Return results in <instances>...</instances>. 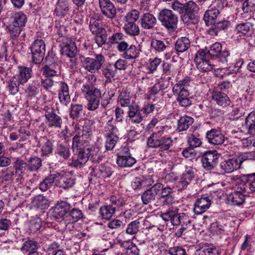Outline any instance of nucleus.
<instances>
[{"label": "nucleus", "instance_id": "nucleus-21", "mask_svg": "<svg viewBox=\"0 0 255 255\" xmlns=\"http://www.w3.org/2000/svg\"><path fill=\"white\" fill-rule=\"evenodd\" d=\"M71 205L66 201L59 200L53 207V216L57 219L63 217L70 211Z\"/></svg>", "mask_w": 255, "mask_h": 255}, {"label": "nucleus", "instance_id": "nucleus-32", "mask_svg": "<svg viewBox=\"0 0 255 255\" xmlns=\"http://www.w3.org/2000/svg\"><path fill=\"white\" fill-rule=\"evenodd\" d=\"M70 11L69 3L68 0H59L56 5L54 13L58 17H64Z\"/></svg>", "mask_w": 255, "mask_h": 255}, {"label": "nucleus", "instance_id": "nucleus-6", "mask_svg": "<svg viewBox=\"0 0 255 255\" xmlns=\"http://www.w3.org/2000/svg\"><path fill=\"white\" fill-rule=\"evenodd\" d=\"M105 61L102 54H96L93 58L84 57L81 60L83 67L89 72L95 73L102 67Z\"/></svg>", "mask_w": 255, "mask_h": 255}, {"label": "nucleus", "instance_id": "nucleus-13", "mask_svg": "<svg viewBox=\"0 0 255 255\" xmlns=\"http://www.w3.org/2000/svg\"><path fill=\"white\" fill-rule=\"evenodd\" d=\"M162 188V184L158 183L144 191L141 196L142 203L144 205H147L154 201L155 199L156 196L160 192Z\"/></svg>", "mask_w": 255, "mask_h": 255}, {"label": "nucleus", "instance_id": "nucleus-20", "mask_svg": "<svg viewBox=\"0 0 255 255\" xmlns=\"http://www.w3.org/2000/svg\"><path fill=\"white\" fill-rule=\"evenodd\" d=\"M206 137L208 141L212 144L220 145L225 141V136L221 130L212 128L208 131L206 134Z\"/></svg>", "mask_w": 255, "mask_h": 255}, {"label": "nucleus", "instance_id": "nucleus-45", "mask_svg": "<svg viewBox=\"0 0 255 255\" xmlns=\"http://www.w3.org/2000/svg\"><path fill=\"white\" fill-rule=\"evenodd\" d=\"M151 46L157 52H161L169 48V43L167 41L152 39Z\"/></svg>", "mask_w": 255, "mask_h": 255}, {"label": "nucleus", "instance_id": "nucleus-24", "mask_svg": "<svg viewBox=\"0 0 255 255\" xmlns=\"http://www.w3.org/2000/svg\"><path fill=\"white\" fill-rule=\"evenodd\" d=\"M102 13L107 17L112 19L116 16V9L110 0H99Z\"/></svg>", "mask_w": 255, "mask_h": 255}, {"label": "nucleus", "instance_id": "nucleus-4", "mask_svg": "<svg viewBox=\"0 0 255 255\" xmlns=\"http://www.w3.org/2000/svg\"><path fill=\"white\" fill-rule=\"evenodd\" d=\"M158 19L161 25L170 32L175 31L177 28L178 17L171 10L162 9L158 13Z\"/></svg>", "mask_w": 255, "mask_h": 255}, {"label": "nucleus", "instance_id": "nucleus-58", "mask_svg": "<svg viewBox=\"0 0 255 255\" xmlns=\"http://www.w3.org/2000/svg\"><path fill=\"white\" fill-rule=\"evenodd\" d=\"M160 142L158 146L160 150L165 151L168 150L173 145V140L170 137L161 135Z\"/></svg>", "mask_w": 255, "mask_h": 255}, {"label": "nucleus", "instance_id": "nucleus-3", "mask_svg": "<svg viewBox=\"0 0 255 255\" xmlns=\"http://www.w3.org/2000/svg\"><path fill=\"white\" fill-rule=\"evenodd\" d=\"M27 17L22 12H14L11 14L8 19V29L10 36L13 39H16L25 25Z\"/></svg>", "mask_w": 255, "mask_h": 255}, {"label": "nucleus", "instance_id": "nucleus-18", "mask_svg": "<svg viewBox=\"0 0 255 255\" xmlns=\"http://www.w3.org/2000/svg\"><path fill=\"white\" fill-rule=\"evenodd\" d=\"M201 162L204 169L206 170H211L217 165L218 156L213 152H207L202 155Z\"/></svg>", "mask_w": 255, "mask_h": 255}, {"label": "nucleus", "instance_id": "nucleus-33", "mask_svg": "<svg viewBox=\"0 0 255 255\" xmlns=\"http://www.w3.org/2000/svg\"><path fill=\"white\" fill-rule=\"evenodd\" d=\"M141 26L146 29H150L154 27L156 23L155 17L149 13L143 14L140 19Z\"/></svg>", "mask_w": 255, "mask_h": 255}, {"label": "nucleus", "instance_id": "nucleus-39", "mask_svg": "<svg viewBox=\"0 0 255 255\" xmlns=\"http://www.w3.org/2000/svg\"><path fill=\"white\" fill-rule=\"evenodd\" d=\"M228 201L233 206H239L245 202V195L235 191L228 195Z\"/></svg>", "mask_w": 255, "mask_h": 255}, {"label": "nucleus", "instance_id": "nucleus-19", "mask_svg": "<svg viewBox=\"0 0 255 255\" xmlns=\"http://www.w3.org/2000/svg\"><path fill=\"white\" fill-rule=\"evenodd\" d=\"M69 92V88L68 84L64 81L59 82L58 95L61 104L67 106L69 104L71 101Z\"/></svg>", "mask_w": 255, "mask_h": 255}, {"label": "nucleus", "instance_id": "nucleus-26", "mask_svg": "<svg viewBox=\"0 0 255 255\" xmlns=\"http://www.w3.org/2000/svg\"><path fill=\"white\" fill-rule=\"evenodd\" d=\"M120 52L123 53L122 57L126 59H134L138 57L139 55V50L134 45H130L127 43L124 48H121L119 51Z\"/></svg>", "mask_w": 255, "mask_h": 255}, {"label": "nucleus", "instance_id": "nucleus-46", "mask_svg": "<svg viewBox=\"0 0 255 255\" xmlns=\"http://www.w3.org/2000/svg\"><path fill=\"white\" fill-rule=\"evenodd\" d=\"M176 100L179 105L185 108L189 107L192 104V98L189 94L176 95Z\"/></svg>", "mask_w": 255, "mask_h": 255}, {"label": "nucleus", "instance_id": "nucleus-64", "mask_svg": "<svg viewBox=\"0 0 255 255\" xmlns=\"http://www.w3.org/2000/svg\"><path fill=\"white\" fill-rule=\"evenodd\" d=\"M242 9L245 13L255 11V0H246L242 5Z\"/></svg>", "mask_w": 255, "mask_h": 255}, {"label": "nucleus", "instance_id": "nucleus-40", "mask_svg": "<svg viewBox=\"0 0 255 255\" xmlns=\"http://www.w3.org/2000/svg\"><path fill=\"white\" fill-rule=\"evenodd\" d=\"M190 46V40L182 37L177 39L175 44V49L177 53H183L186 51Z\"/></svg>", "mask_w": 255, "mask_h": 255}, {"label": "nucleus", "instance_id": "nucleus-62", "mask_svg": "<svg viewBox=\"0 0 255 255\" xmlns=\"http://www.w3.org/2000/svg\"><path fill=\"white\" fill-rule=\"evenodd\" d=\"M125 224L123 221L119 219H114L110 221L108 224V227L117 231L120 232L125 228Z\"/></svg>", "mask_w": 255, "mask_h": 255}, {"label": "nucleus", "instance_id": "nucleus-56", "mask_svg": "<svg viewBox=\"0 0 255 255\" xmlns=\"http://www.w3.org/2000/svg\"><path fill=\"white\" fill-rule=\"evenodd\" d=\"M56 153L59 156L64 159H68L71 155L70 150L69 146L62 144L58 145Z\"/></svg>", "mask_w": 255, "mask_h": 255}, {"label": "nucleus", "instance_id": "nucleus-30", "mask_svg": "<svg viewBox=\"0 0 255 255\" xmlns=\"http://www.w3.org/2000/svg\"><path fill=\"white\" fill-rule=\"evenodd\" d=\"M231 24V22L228 20H223L217 22H214L208 30V34L212 36H217L218 33L228 28Z\"/></svg>", "mask_w": 255, "mask_h": 255}, {"label": "nucleus", "instance_id": "nucleus-53", "mask_svg": "<svg viewBox=\"0 0 255 255\" xmlns=\"http://www.w3.org/2000/svg\"><path fill=\"white\" fill-rule=\"evenodd\" d=\"M43 222L39 217H32L29 222V228L31 233H35L42 227Z\"/></svg>", "mask_w": 255, "mask_h": 255}, {"label": "nucleus", "instance_id": "nucleus-17", "mask_svg": "<svg viewBox=\"0 0 255 255\" xmlns=\"http://www.w3.org/2000/svg\"><path fill=\"white\" fill-rule=\"evenodd\" d=\"M239 157L225 159L220 163V166L223 172L230 173L237 170L241 166Z\"/></svg>", "mask_w": 255, "mask_h": 255}, {"label": "nucleus", "instance_id": "nucleus-38", "mask_svg": "<svg viewBox=\"0 0 255 255\" xmlns=\"http://www.w3.org/2000/svg\"><path fill=\"white\" fill-rule=\"evenodd\" d=\"M89 28L94 34L105 33V30L103 28L101 20L94 17L90 18Z\"/></svg>", "mask_w": 255, "mask_h": 255}, {"label": "nucleus", "instance_id": "nucleus-59", "mask_svg": "<svg viewBox=\"0 0 255 255\" xmlns=\"http://www.w3.org/2000/svg\"><path fill=\"white\" fill-rule=\"evenodd\" d=\"M38 249V244L32 240H27L24 242L21 248V251L23 252H32L35 251Z\"/></svg>", "mask_w": 255, "mask_h": 255}, {"label": "nucleus", "instance_id": "nucleus-22", "mask_svg": "<svg viewBox=\"0 0 255 255\" xmlns=\"http://www.w3.org/2000/svg\"><path fill=\"white\" fill-rule=\"evenodd\" d=\"M242 128L250 135L255 136V111L251 112L246 117L244 123L242 124Z\"/></svg>", "mask_w": 255, "mask_h": 255}, {"label": "nucleus", "instance_id": "nucleus-47", "mask_svg": "<svg viewBox=\"0 0 255 255\" xmlns=\"http://www.w3.org/2000/svg\"><path fill=\"white\" fill-rule=\"evenodd\" d=\"M110 205L116 211L122 210L125 205L124 199L120 196H112L110 200Z\"/></svg>", "mask_w": 255, "mask_h": 255}, {"label": "nucleus", "instance_id": "nucleus-51", "mask_svg": "<svg viewBox=\"0 0 255 255\" xmlns=\"http://www.w3.org/2000/svg\"><path fill=\"white\" fill-rule=\"evenodd\" d=\"M196 255H219L218 250L213 247L204 246L196 251Z\"/></svg>", "mask_w": 255, "mask_h": 255}, {"label": "nucleus", "instance_id": "nucleus-27", "mask_svg": "<svg viewBox=\"0 0 255 255\" xmlns=\"http://www.w3.org/2000/svg\"><path fill=\"white\" fill-rule=\"evenodd\" d=\"M37 146L40 147L42 156H46L52 153L53 150V142L46 137H41L38 141Z\"/></svg>", "mask_w": 255, "mask_h": 255}, {"label": "nucleus", "instance_id": "nucleus-16", "mask_svg": "<svg viewBox=\"0 0 255 255\" xmlns=\"http://www.w3.org/2000/svg\"><path fill=\"white\" fill-rule=\"evenodd\" d=\"M128 117L132 124L136 125L140 124L144 119L141 111L136 103H132L128 108Z\"/></svg>", "mask_w": 255, "mask_h": 255}, {"label": "nucleus", "instance_id": "nucleus-50", "mask_svg": "<svg viewBox=\"0 0 255 255\" xmlns=\"http://www.w3.org/2000/svg\"><path fill=\"white\" fill-rule=\"evenodd\" d=\"M124 29L125 32L130 36L137 35L140 31L139 26L135 22H126Z\"/></svg>", "mask_w": 255, "mask_h": 255}, {"label": "nucleus", "instance_id": "nucleus-11", "mask_svg": "<svg viewBox=\"0 0 255 255\" xmlns=\"http://www.w3.org/2000/svg\"><path fill=\"white\" fill-rule=\"evenodd\" d=\"M45 124L49 128H60L63 121L52 108H47L45 112Z\"/></svg>", "mask_w": 255, "mask_h": 255}, {"label": "nucleus", "instance_id": "nucleus-35", "mask_svg": "<svg viewBox=\"0 0 255 255\" xmlns=\"http://www.w3.org/2000/svg\"><path fill=\"white\" fill-rule=\"evenodd\" d=\"M219 10H216L215 7L210 6L209 8L204 13L203 19L206 25H211L213 24L216 19L220 14Z\"/></svg>", "mask_w": 255, "mask_h": 255}, {"label": "nucleus", "instance_id": "nucleus-43", "mask_svg": "<svg viewBox=\"0 0 255 255\" xmlns=\"http://www.w3.org/2000/svg\"><path fill=\"white\" fill-rule=\"evenodd\" d=\"M40 82L39 80H33L31 84H29L26 93L29 97H34L36 96L40 92Z\"/></svg>", "mask_w": 255, "mask_h": 255}, {"label": "nucleus", "instance_id": "nucleus-54", "mask_svg": "<svg viewBox=\"0 0 255 255\" xmlns=\"http://www.w3.org/2000/svg\"><path fill=\"white\" fill-rule=\"evenodd\" d=\"M113 120V118L109 120L105 127L106 135H118L119 130Z\"/></svg>", "mask_w": 255, "mask_h": 255}, {"label": "nucleus", "instance_id": "nucleus-31", "mask_svg": "<svg viewBox=\"0 0 255 255\" xmlns=\"http://www.w3.org/2000/svg\"><path fill=\"white\" fill-rule=\"evenodd\" d=\"M27 167V163L20 158H16L14 162L13 163V166L14 171L16 173L17 177L16 178V181L17 182H20L22 179V174L25 170Z\"/></svg>", "mask_w": 255, "mask_h": 255}, {"label": "nucleus", "instance_id": "nucleus-28", "mask_svg": "<svg viewBox=\"0 0 255 255\" xmlns=\"http://www.w3.org/2000/svg\"><path fill=\"white\" fill-rule=\"evenodd\" d=\"M159 130L153 133L148 138L147 141V145L152 148H157L160 145V139L161 135H163L167 127H162L159 128Z\"/></svg>", "mask_w": 255, "mask_h": 255}, {"label": "nucleus", "instance_id": "nucleus-25", "mask_svg": "<svg viewBox=\"0 0 255 255\" xmlns=\"http://www.w3.org/2000/svg\"><path fill=\"white\" fill-rule=\"evenodd\" d=\"M32 76V68L24 66H18L17 73L14 75V76L21 83V85L27 83Z\"/></svg>", "mask_w": 255, "mask_h": 255}, {"label": "nucleus", "instance_id": "nucleus-63", "mask_svg": "<svg viewBox=\"0 0 255 255\" xmlns=\"http://www.w3.org/2000/svg\"><path fill=\"white\" fill-rule=\"evenodd\" d=\"M105 147L107 150H112L119 139L118 135H106Z\"/></svg>", "mask_w": 255, "mask_h": 255}, {"label": "nucleus", "instance_id": "nucleus-36", "mask_svg": "<svg viewBox=\"0 0 255 255\" xmlns=\"http://www.w3.org/2000/svg\"><path fill=\"white\" fill-rule=\"evenodd\" d=\"M131 96L129 93L126 90H122L120 92L118 99V101L121 106L123 107H129L133 103H135L134 101L131 100Z\"/></svg>", "mask_w": 255, "mask_h": 255}, {"label": "nucleus", "instance_id": "nucleus-1", "mask_svg": "<svg viewBox=\"0 0 255 255\" xmlns=\"http://www.w3.org/2000/svg\"><path fill=\"white\" fill-rule=\"evenodd\" d=\"M74 155L69 159L68 164L69 166L74 167H81L88 160L90 155L94 162H99L101 159V152L98 147H94L93 149H87L85 150H78L73 151Z\"/></svg>", "mask_w": 255, "mask_h": 255}, {"label": "nucleus", "instance_id": "nucleus-60", "mask_svg": "<svg viewBox=\"0 0 255 255\" xmlns=\"http://www.w3.org/2000/svg\"><path fill=\"white\" fill-rule=\"evenodd\" d=\"M42 165V161L40 158L34 156L31 157L28 160V164L27 167L31 171H36Z\"/></svg>", "mask_w": 255, "mask_h": 255}, {"label": "nucleus", "instance_id": "nucleus-44", "mask_svg": "<svg viewBox=\"0 0 255 255\" xmlns=\"http://www.w3.org/2000/svg\"><path fill=\"white\" fill-rule=\"evenodd\" d=\"M193 119L189 116H184L181 117L178 121V130L182 131L187 130L193 124Z\"/></svg>", "mask_w": 255, "mask_h": 255}, {"label": "nucleus", "instance_id": "nucleus-14", "mask_svg": "<svg viewBox=\"0 0 255 255\" xmlns=\"http://www.w3.org/2000/svg\"><path fill=\"white\" fill-rule=\"evenodd\" d=\"M191 83V78L186 76L184 79L179 81L172 88L174 95L189 94V88Z\"/></svg>", "mask_w": 255, "mask_h": 255}, {"label": "nucleus", "instance_id": "nucleus-29", "mask_svg": "<svg viewBox=\"0 0 255 255\" xmlns=\"http://www.w3.org/2000/svg\"><path fill=\"white\" fill-rule=\"evenodd\" d=\"M212 97L217 105L222 107H226L231 104V101L228 95L221 91H214L212 93Z\"/></svg>", "mask_w": 255, "mask_h": 255}, {"label": "nucleus", "instance_id": "nucleus-61", "mask_svg": "<svg viewBox=\"0 0 255 255\" xmlns=\"http://www.w3.org/2000/svg\"><path fill=\"white\" fill-rule=\"evenodd\" d=\"M68 217L69 218V221L72 222H77L82 219L83 216L82 212L76 208H73L69 211Z\"/></svg>", "mask_w": 255, "mask_h": 255}, {"label": "nucleus", "instance_id": "nucleus-37", "mask_svg": "<svg viewBox=\"0 0 255 255\" xmlns=\"http://www.w3.org/2000/svg\"><path fill=\"white\" fill-rule=\"evenodd\" d=\"M32 204L35 208L41 210L46 209L49 206L48 199L42 195L35 196L32 201Z\"/></svg>", "mask_w": 255, "mask_h": 255}, {"label": "nucleus", "instance_id": "nucleus-2", "mask_svg": "<svg viewBox=\"0 0 255 255\" xmlns=\"http://www.w3.org/2000/svg\"><path fill=\"white\" fill-rule=\"evenodd\" d=\"M82 93L87 101L86 107L88 110L94 111L100 105L101 92L100 89L92 85L85 84L81 88Z\"/></svg>", "mask_w": 255, "mask_h": 255}, {"label": "nucleus", "instance_id": "nucleus-23", "mask_svg": "<svg viewBox=\"0 0 255 255\" xmlns=\"http://www.w3.org/2000/svg\"><path fill=\"white\" fill-rule=\"evenodd\" d=\"M211 201L208 197H202L197 199L194 203V212L196 215L205 212L210 207Z\"/></svg>", "mask_w": 255, "mask_h": 255}, {"label": "nucleus", "instance_id": "nucleus-42", "mask_svg": "<svg viewBox=\"0 0 255 255\" xmlns=\"http://www.w3.org/2000/svg\"><path fill=\"white\" fill-rule=\"evenodd\" d=\"M253 25L251 22H243L237 24L235 30L237 33L242 35H250L253 32Z\"/></svg>", "mask_w": 255, "mask_h": 255}, {"label": "nucleus", "instance_id": "nucleus-10", "mask_svg": "<svg viewBox=\"0 0 255 255\" xmlns=\"http://www.w3.org/2000/svg\"><path fill=\"white\" fill-rule=\"evenodd\" d=\"M129 152V149L125 146L118 153L116 162L120 167H130L136 162L135 159L131 156Z\"/></svg>", "mask_w": 255, "mask_h": 255}, {"label": "nucleus", "instance_id": "nucleus-41", "mask_svg": "<svg viewBox=\"0 0 255 255\" xmlns=\"http://www.w3.org/2000/svg\"><path fill=\"white\" fill-rule=\"evenodd\" d=\"M110 41L112 44H117L116 48L118 51L121 48L123 49L126 45H127V43L125 41L124 34L120 32L116 33L111 36Z\"/></svg>", "mask_w": 255, "mask_h": 255}, {"label": "nucleus", "instance_id": "nucleus-8", "mask_svg": "<svg viewBox=\"0 0 255 255\" xmlns=\"http://www.w3.org/2000/svg\"><path fill=\"white\" fill-rule=\"evenodd\" d=\"M32 62L40 64L43 60L45 52V44L42 39H36L32 44L31 47Z\"/></svg>", "mask_w": 255, "mask_h": 255}, {"label": "nucleus", "instance_id": "nucleus-7", "mask_svg": "<svg viewBox=\"0 0 255 255\" xmlns=\"http://www.w3.org/2000/svg\"><path fill=\"white\" fill-rule=\"evenodd\" d=\"M209 56L203 50L197 51L194 59L197 67L203 72L210 71L215 68V65L208 59Z\"/></svg>", "mask_w": 255, "mask_h": 255}, {"label": "nucleus", "instance_id": "nucleus-15", "mask_svg": "<svg viewBox=\"0 0 255 255\" xmlns=\"http://www.w3.org/2000/svg\"><path fill=\"white\" fill-rule=\"evenodd\" d=\"M61 50L63 55L73 58L77 53L75 42L70 38L64 37L62 40Z\"/></svg>", "mask_w": 255, "mask_h": 255}, {"label": "nucleus", "instance_id": "nucleus-49", "mask_svg": "<svg viewBox=\"0 0 255 255\" xmlns=\"http://www.w3.org/2000/svg\"><path fill=\"white\" fill-rule=\"evenodd\" d=\"M55 174H52L46 177L39 185V189L42 191H46L50 188L54 183L56 184Z\"/></svg>", "mask_w": 255, "mask_h": 255}, {"label": "nucleus", "instance_id": "nucleus-55", "mask_svg": "<svg viewBox=\"0 0 255 255\" xmlns=\"http://www.w3.org/2000/svg\"><path fill=\"white\" fill-rule=\"evenodd\" d=\"M14 176L17 177V175L12 166L7 167L2 171L1 178L2 181H11L13 180Z\"/></svg>", "mask_w": 255, "mask_h": 255}, {"label": "nucleus", "instance_id": "nucleus-57", "mask_svg": "<svg viewBox=\"0 0 255 255\" xmlns=\"http://www.w3.org/2000/svg\"><path fill=\"white\" fill-rule=\"evenodd\" d=\"M70 110V117L73 119H77L83 112V106L80 104H72Z\"/></svg>", "mask_w": 255, "mask_h": 255}, {"label": "nucleus", "instance_id": "nucleus-5", "mask_svg": "<svg viewBox=\"0 0 255 255\" xmlns=\"http://www.w3.org/2000/svg\"><path fill=\"white\" fill-rule=\"evenodd\" d=\"M199 10L198 6L193 1H189L185 3L183 14L181 16V19L184 23L195 24L198 21V17L197 15Z\"/></svg>", "mask_w": 255, "mask_h": 255}, {"label": "nucleus", "instance_id": "nucleus-34", "mask_svg": "<svg viewBox=\"0 0 255 255\" xmlns=\"http://www.w3.org/2000/svg\"><path fill=\"white\" fill-rule=\"evenodd\" d=\"M92 170L91 174L99 178L110 177L113 173L111 167L106 164H102L98 168H92Z\"/></svg>", "mask_w": 255, "mask_h": 255}, {"label": "nucleus", "instance_id": "nucleus-9", "mask_svg": "<svg viewBox=\"0 0 255 255\" xmlns=\"http://www.w3.org/2000/svg\"><path fill=\"white\" fill-rule=\"evenodd\" d=\"M56 185L64 189H68L75 184V178L71 173L61 172L55 173Z\"/></svg>", "mask_w": 255, "mask_h": 255}, {"label": "nucleus", "instance_id": "nucleus-48", "mask_svg": "<svg viewBox=\"0 0 255 255\" xmlns=\"http://www.w3.org/2000/svg\"><path fill=\"white\" fill-rule=\"evenodd\" d=\"M20 85H21V83L13 76L8 82L7 88L9 93L12 95L17 94L19 91Z\"/></svg>", "mask_w": 255, "mask_h": 255}, {"label": "nucleus", "instance_id": "nucleus-12", "mask_svg": "<svg viewBox=\"0 0 255 255\" xmlns=\"http://www.w3.org/2000/svg\"><path fill=\"white\" fill-rule=\"evenodd\" d=\"M75 133L76 134L72 139V148L73 151L91 149L87 147L90 140L89 136L88 134L84 135L83 133L80 134L76 131H75Z\"/></svg>", "mask_w": 255, "mask_h": 255}, {"label": "nucleus", "instance_id": "nucleus-52", "mask_svg": "<svg viewBox=\"0 0 255 255\" xmlns=\"http://www.w3.org/2000/svg\"><path fill=\"white\" fill-rule=\"evenodd\" d=\"M99 212L102 219L109 220L114 216L116 211L109 205L101 207Z\"/></svg>", "mask_w": 255, "mask_h": 255}]
</instances>
